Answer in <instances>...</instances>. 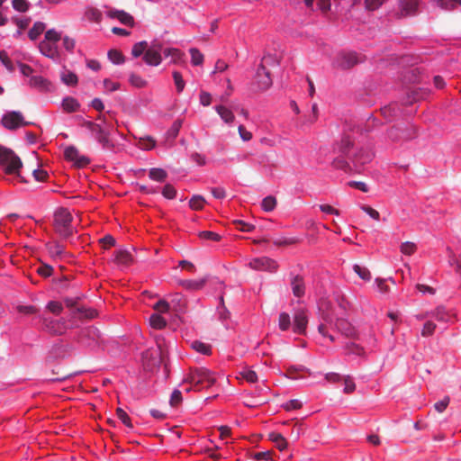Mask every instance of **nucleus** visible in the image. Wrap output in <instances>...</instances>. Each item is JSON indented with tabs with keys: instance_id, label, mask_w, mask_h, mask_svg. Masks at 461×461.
Returning a JSON list of instances; mask_svg holds the SVG:
<instances>
[{
	"instance_id": "nucleus-1",
	"label": "nucleus",
	"mask_w": 461,
	"mask_h": 461,
	"mask_svg": "<svg viewBox=\"0 0 461 461\" xmlns=\"http://www.w3.org/2000/svg\"><path fill=\"white\" fill-rule=\"evenodd\" d=\"M333 152L336 157L331 165L335 169L342 170L346 173L359 171L360 168L369 163L374 153L368 148L357 149L355 147L354 140L349 135H343L341 140L333 145Z\"/></svg>"
},
{
	"instance_id": "nucleus-2",
	"label": "nucleus",
	"mask_w": 461,
	"mask_h": 461,
	"mask_svg": "<svg viewBox=\"0 0 461 461\" xmlns=\"http://www.w3.org/2000/svg\"><path fill=\"white\" fill-rule=\"evenodd\" d=\"M64 302L70 308L64 317L54 319L44 314L39 315L42 329L50 334L63 335L68 330L79 328L82 319H94L97 314L96 311L92 308L76 307V299L74 298L67 297Z\"/></svg>"
},
{
	"instance_id": "nucleus-3",
	"label": "nucleus",
	"mask_w": 461,
	"mask_h": 461,
	"mask_svg": "<svg viewBox=\"0 0 461 461\" xmlns=\"http://www.w3.org/2000/svg\"><path fill=\"white\" fill-rule=\"evenodd\" d=\"M73 216L70 212L64 207H60L54 212V229L56 233L64 240L75 244L77 237V228L73 226Z\"/></svg>"
},
{
	"instance_id": "nucleus-4",
	"label": "nucleus",
	"mask_w": 461,
	"mask_h": 461,
	"mask_svg": "<svg viewBox=\"0 0 461 461\" xmlns=\"http://www.w3.org/2000/svg\"><path fill=\"white\" fill-rule=\"evenodd\" d=\"M78 120L82 121L81 127L88 130L91 137L94 138L103 148V149H109L113 147L110 135L113 130L111 124H101L96 122L86 120L83 116H77Z\"/></svg>"
},
{
	"instance_id": "nucleus-5",
	"label": "nucleus",
	"mask_w": 461,
	"mask_h": 461,
	"mask_svg": "<svg viewBox=\"0 0 461 461\" xmlns=\"http://www.w3.org/2000/svg\"><path fill=\"white\" fill-rule=\"evenodd\" d=\"M0 167L8 175H13L22 182H25L20 175L23 167L21 158L9 149L0 146Z\"/></svg>"
},
{
	"instance_id": "nucleus-6",
	"label": "nucleus",
	"mask_w": 461,
	"mask_h": 461,
	"mask_svg": "<svg viewBox=\"0 0 461 461\" xmlns=\"http://www.w3.org/2000/svg\"><path fill=\"white\" fill-rule=\"evenodd\" d=\"M272 59L276 62V58L270 54L265 55L258 65L253 81L251 83V90L253 92H263L267 90L272 86V78L270 71L265 67L266 62Z\"/></svg>"
},
{
	"instance_id": "nucleus-7",
	"label": "nucleus",
	"mask_w": 461,
	"mask_h": 461,
	"mask_svg": "<svg viewBox=\"0 0 461 461\" xmlns=\"http://www.w3.org/2000/svg\"><path fill=\"white\" fill-rule=\"evenodd\" d=\"M82 321L80 322V324ZM78 331L74 336V340L85 348H95L101 339L100 330L95 326H85L78 328Z\"/></svg>"
},
{
	"instance_id": "nucleus-8",
	"label": "nucleus",
	"mask_w": 461,
	"mask_h": 461,
	"mask_svg": "<svg viewBox=\"0 0 461 461\" xmlns=\"http://www.w3.org/2000/svg\"><path fill=\"white\" fill-rule=\"evenodd\" d=\"M416 128L411 123H399L387 131V138L393 142L411 140L416 137Z\"/></svg>"
},
{
	"instance_id": "nucleus-9",
	"label": "nucleus",
	"mask_w": 461,
	"mask_h": 461,
	"mask_svg": "<svg viewBox=\"0 0 461 461\" xmlns=\"http://www.w3.org/2000/svg\"><path fill=\"white\" fill-rule=\"evenodd\" d=\"M323 321L329 323V326L331 329H335L339 331L342 335L348 338H355L357 335V330L355 327L348 321L347 318L344 317H337L334 321L333 319L329 315H324L322 317Z\"/></svg>"
},
{
	"instance_id": "nucleus-10",
	"label": "nucleus",
	"mask_w": 461,
	"mask_h": 461,
	"mask_svg": "<svg viewBox=\"0 0 461 461\" xmlns=\"http://www.w3.org/2000/svg\"><path fill=\"white\" fill-rule=\"evenodd\" d=\"M363 62V58L356 51H341L335 57L332 64L335 68L348 69Z\"/></svg>"
},
{
	"instance_id": "nucleus-11",
	"label": "nucleus",
	"mask_w": 461,
	"mask_h": 461,
	"mask_svg": "<svg viewBox=\"0 0 461 461\" xmlns=\"http://www.w3.org/2000/svg\"><path fill=\"white\" fill-rule=\"evenodd\" d=\"M189 379L194 386L203 384L211 386L216 382L214 373L206 367H199L194 370Z\"/></svg>"
},
{
	"instance_id": "nucleus-12",
	"label": "nucleus",
	"mask_w": 461,
	"mask_h": 461,
	"mask_svg": "<svg viewBox=\"0 0 461 461\" xmlns=\"http://www.w3.org/2000/svg\"><path fill=\"white\" fill-rule=\"evenodd\" d=\"M1 124L7 130L14 131L22 126L28 125L23 113L19 111H6L1 119Z\"/></svg>"
},
{
	"instance_id": "nucleus-13",
	"label": "nucleus",
	"mask_w": 461,
	"mask_h": 461,
	"mask_svg": "<svg viewBox=\"0 0 461 461\" xmlns=\"http://www.w3.org/2000/svg\"><path fill=\"white\" fill-rule=\"evenodd\" d=\"M249 266L254 270L268 271L271 273L276 272L278 267V264L276 263V261L267 257L253 258L249 263Z\"/></svg>"
},
{
	"instance_id": "nucleus-14",
	"label": "nucleus",
	"mask_w": 461,
	"mask_h": 461,
	"mask_svg": "<svg viewBox=\"0 0 461 461\" xmlns=\"http://www.w3.org/2000/svg\"><path fill=\"white\" fill-rule=\"evenodd\" d=\"M38 48L41 55L53 60L56 63L60 62L61 56L59 50L58 42H48V41H41L39 43Z\"/></svg>"
},
{
	"instance_id": "nucleus-15",
	"label": "nucleus",
	"mask_w": 461,
	"mask_h": 461,
	"mask_svg": "<svg viewBox=\"0 0 461 461\" xmlns=\"http://www.w3.org/2000/svg\"><path fill=\"white\" fill-rule=\"evenodd\" d=\"M308 317L304 311L295 312L293 319V332L298 335H303L306 332Z\"/></svg>"
},
{
	"instance_id": "nucleus-16",
	"label": "nucleus",
	"mask_w": 461,
	"mask_h": 461,
	"mask_svg": "<svg viewBox=\"0 0 461 461\" xmlns=\"http://www.w3.org/2000/svg\"><path fill=\"white\" fill-rule=\"evenodd\" d=\"M45 248L49 255L54 259H61L69 257V253L65 250L64 245L58 240L48 241Z\"/></svg>"
},
{
	"instance_id": "nucleus-17",
	"label": "nucleus",
	"mask_w": 461,
	"mask_h": 461,
	"mask_svg": "<svg viewBox=\"0 0 461 461\" xmlns=\"http://www.w3.org/2000/svg\"><path fill=\"white\" fill-rule=\"evenodd\" d=\"M290 285L292 288L293 294L301 298L305 294V284L303 277L300 275H294V273H290Z\"/></svg>"
},
{
	"instance_id": "nucleus-18",
	"label": "nucleus",
	"mask_w": 461,
	"mask_h": 461,
	"mask_svg": "<svg viewBox=\"0 0 461 461\" xmlns=\"http://www.w3.org/2000/svg\"><path fill=\"white\" fill-rule=\"evenodd\" d=\"M418 6V0H399V14L401 16L413 15L416 14Z\"/></svg>"
},
{
	"instance_id": "nucleus-19",
	"label": "nucleus",
	"mask_w": 461,
	"mask_h": 461,
	"mask_svg": "<svg viewBox=\"0 0 461 461\" xmlns=\"http://www.w3.org/2000/svg\"><path fill=\"white\" fill-rule=\"evenodd\" d=\"M107 15L110 18L118 19L121 23L132 27L134 25V19L123 10L112 9L108 12Z\"/></svg>"
},
{
	"instance_id": "nucleus-20",
	"label": "nucleus",
	"mask_w": 461,
	"mask_h": 461,
	"mask_svg": "<svg viewBox=\"0 0 461 461\" xmlns=\"http://www.w3.org/2000/svg\"><path fill=\"white\" fill-rule=\"evenodd\" d=\"M206 283V278H201L197 280L185 279L180 280L179 285L190 291H196L202 289Z\"/></svg>"
},
{
	"instance_id": "nucleus-21",
	"label": "nucleus",
	"mask_w": 461,
	"mask_h": 461,
	"mask_svg": "<svg viewBox=\"0 0 461 461\" xmlns=\"http://www.w3.org/2000/svg\"><path fill=\"white\" fill-rule=\"evenodd\" d=\"M29 85L41 91H47L50 87V82L41 76H31Z\"/></svg>"
},
{
	"instance_id": "nucleus-22",
	"label": "nucleus",
	"mask_w": 461,
	"mask_h": 461,
	"mask_svg": "<svg viewBox=\"0 0 461 461\" xmlns=\"http://www.w3.org/2000/svg\"><path fill=\"white\" fill-rule=\"evenodd\" d=\"M163 57L159 53H155L147 49L143 55L144 62L149 66L158 67L162 62Z\"/></svg>"
},
{
	"instance_id": "nucleus-23",
	"label": "nucleus",
	"mask_w": 461,
	"mask_h": 461,
	"mask_svg": "<svg viewBox=\"0 0 461 461\" xmlns=\"http://www.w3.org/2000/svg\"><path fill=\"white\" fill-rule=\"evenodd\" d=\"M61 106L65 112L74 113L79 109L80 104L76 98L66 96L62 99Z\"/></svg>"
},
{
	"instance_id": "nucleus-24",
	"label": "nucleus",
	"mask_w": 461,
	"mask_h": 461,
	"mask_svg": "<svg viewBox=\"0 0 461 461\" xmlns=\"http://www.w3.org/2000/svg\"><path fill=\"white\" fill-rule=\"evenodd\" d=\"M214 109L225 123L231 124L234 122L235 116L230 109L223 105H216Z\"/></svg>"
},
{
	"instance_id": "nucleus-25",
	"label": "nucleus",
	"mask_w": 461,
	"mask_h": 461,
	"mask_svg": "<svg viewBox=\"0 0 461 461\" xmlns=\"http://www.w3.org/2000/svg\"><path fill=\"white\" fill-rule=\"evenodd\" d=\"M278 328L282 331H287L290 329L293 330V321H292V319H291L289 313H287L285 312H280L279 317H278Z\"/></svg>"
},
{
	"instance_id": "nucleus-26",
	"label": "nucleus",
	"mask_w": 461,
	"mask_h": 461,
	"mask_svg": "<svg viewBox=\"0 0 461 461\" xmlns=\"http://www.w3.org/2000/svg\"><path fill=\"white\" fill-rule=\"evenodd\" d=\"M217 313L219 315L220 320L227 326L226 321L228 320H230V312L225 306L223 295H221L219 297V305L217 306Z\"/></svg>"
},
{
	"instance_id": "nucleus-27",
	"label": "nucleus",
	"mask_w": 461,
	"mask_h": 461,
	"mask_svg": "<svg viewBox=\"0 0 461 461\" xmlns=\"http://www.w3.org/2000/svg\"><path fill=\"white\" fill-rule=\"evenodd\" d=\"M46 29V24L42 22H35L33 26L28 32V37L31 41H36Z\"/></svg>"
},
{
	"instance_id": "nucleus-28",
	"label": "nucleus",
	"mask_w": 461,
	"mask_h": 461,
	"mask_svg": "<svg viewBox=\"0 0 461 461\" xmlns=\"http://www.w3.org/2000/svg\"><path fill=\"white\" fill-rule=\"evenodd\" d=\"M60 78H61L62 83H64L65 85H67L68 86H77V82H78V77L76 75V73H74L70 70H68V69H65L64 71L61 72Z\"/></svg>"
},
{
	"instance_id": "nucleus-29",
	"label": "nucleus",
	"mask_w": 461,
	"mask_h": 461,
	"mask_svg": "<svg viewBox=\"0 0 461 461\" xmlns=\"http://www.w3.org/2000/svg\"><path fill=\"white\" fill-rule=\"evenodd\" d=\"M149 177L157 182H164L167 177V173L163 168L152 167L149 169Z\"/></svg>"
},
{
	"instance_id": "nucleus-30",
	"label": "nucleus",
	"mask_w": 461,
	"mask_h": 461,
	"mask_svg": "<svg viewBox=\"0 0 461 461\" xmlns=\"http://www.w3.org/2000/svg\"><path fill=\"white\" fill-rule=\"evenodd\" d=\"M348 355H353L357 357H362L365 354V349L358 344L354 342H348L344 347Z\"/></svg>"
},
{
	"instance_id": "nucleus-31",
	"label": "nucleus",
	"mask_w": 461,
	"mask_h": 461,
	"mask_svg": "<svg viewBox=\"0 0 461 461\" xmlns=\"http://www.w3.org/2000/svg\"><path fill=\"white\" fill-rule=\"evenodd\" d=\"M410 100L408 101L410 104L416 102L420 99H423L428 95L427 89L423 88H416L413 87L408 93Z\"/></svg>"
},
{
	"instance_id": "nucleus-32",
	"label": "nucleus",
	"mask_w": 461,
	"mask_h": 461,
	"mask_svg": "<svg viewBox=\"0 0 461 461\" xmlns=\"http://www.w3.org/2000/svg\"><path fill=\"white\" fill-rule=\"evenodd\" d=\"M296 237L277 236L273 239V244L276 246H288L299 242Z\"/></svg>"
},
{
	"instance_id": "nucleus-33",
	"label": "nucleus",
	"mask_w": 461,
	"mask_h": 461,
	"mask_svg": "<svg viewBox=\"0 0 461 461\" xmlns=\"http://www.w3.org/2000/svg\"><path fill=\"white\" fill-rule=\"evenodd\" d=\"M269 438L280 451H284L287 447L286 439L282 434L273 432L269 435Z\"/></svg>"
},
{
	"instance_id": "nucleus-34",
	"label": "nucleus",
	"mask_w": 461,
	"mask_h": 461,
	"mask_svg": "<svg viewBox=\"0 0 461 461\" xmlns=\"http://www.w3.org/2000/svg\"><path fill=\"white\" fill-rule=\"evenodd\" d=\"M149 324L154 329L161 330L167 326V321L159 314L154 313L149 317Z\"/></svg>"
},
{
	"instance_id": "nucleus-35",
	"label": "nucleus",
	"mask_w": 461,
	"mask_h": 461,
	"mask_svg": "<svg viewBox=\"0 0 461 461\" xmlns=\"http://www.w3.org/2000/svg\"><path fill=\"white\" fill-rule=\"evenodd\" d=\"M353 270L364 281H370L372 278L370 271L366 267L354 264Z\"/></svg>"
},
{
	"instance_id": "nucleus-36",
	"label": "nucleus",
	"mask_w": 461,
	"mask_h": 461,
	"mask_svg": "<svg viewBox=\"0 0 461 461\" xmlns=\"http://www.w3.org/2000/svg\"><path fill=\"white\" fill-rule=\"evenodd\" d=\"M108 59L114 65L124 63V57L121 51L112 49L107 53Z\"/></svg>"
},
{
	"instance_id": "nucleus-37",
	"label": "nucleus",
	"mask_w": 461,
	"mask_h": 461,
	"mask_svg": "<svg viewBox=\"0 0 461 461\" xmlns=\"http://www.w3.org/2000/svg\"><path fill=\"white\" fill-rule=\"evenodd\" d=\"M276 206V199L273 195L265 197L261 202V208L263 211L269 212H272Z\"/></svg>"
},
{
	"instance_id": "nucleus-38",
	"label": "nucleus",
	"mask_w": 461,
	"mask_h": 461,
	"mask_svg": "<svg viewBox=\"0 0 461 461\" xmlns=\"http://www.w3.org/2000/svg\"><path fill=\"white\" fill-rule=\"evenodd\" d=\"M148 49V42L146 41H141L135 43L131 50V54L134 58H139L141 55H144L145 51Z\"/></svg>"
},
{
	"instance_id": "nucleus-39",
	"label": "nucleus",
	"mask_w": 461,
	"mask_h": 461,
	"mask_svg": "<svg viewBox=\"0 0 461 461\" xmlns=\"http://www.w3.org/2000/svg\"><path fill=\"white\" fill-rule=\"evenodd\" d=\"M429 316L438 321H447L448 315L443 307H438L434 311L429 312Z\"/></svg>"
},
{
	"instance_id": "nucleus-40",
	"label": "nucleus",
	"mask_w": 461,
	"mask_h": 461,
	"mask_svg": "<svg viewBox=\"0 0 461 461\" xmlns=\"http://www.w3.org/2000/svg\"><path fill=\"white\" fill-rule=\"evenodd\" d=\"M13 8L20 13H25L29 10L31 3L27 0H12Z\"/></svg>"
},
{
	"instance_id": "nucleus-41",
	"label": "nucleus",
	"mask_w": 461,
	"mask_h": 461,
	"mask_svg": "<svg viewBox=\"0 0 461 461\" xmlns=\"http://www.w3.org/2000/svg\"><path fill=\"white\" fill-rule=\"evenodd\" d=\"M115 258L119 263L129 264L132 260V255L126 249H119Z\"/></svg>"
},
{
	"instance_id": "nucleus-42",
	"label": "nucleus",
	"mask_w": 461,
	"mask_h": 461,
	"mask_svg": "<svg viewBox=\"0 0 461 461\" xmlns=\"http://www.w3.org/2000/svg\"><path fill=\"white\" fill-rule=\"evenodd\" d=\"M129 82L131 86L138 88H142L147 86V81L135 73L130 75Z\"/></svg>"
},
{
	"instance_id": "nucleus-43",
	"label": "nucleus",
	"mask_w": 461,
	"mask_h": 461,
	"mask_svg": "<svg viewBox=\"0 0 461 461\" xmlns=\"http://www.w3.org/2000/svg\"><path fill=\"white\" fill-rule=\"evenodd\" d=\"M205 203V200L202 195H193L189 201V206L193 210H201Z\"/></svg>"
},
{
	"instance_id": "nucleus-44",
	"label": "nucleus",
	"mask_w": 461,
	"mask_h": 461,
	"mask_svg": "<svg viewBox=\"0 0 461 461\" xmlns=\"http://www.w3.org/2000/svg\"><path fill=\"white\" fill-rule=\"evenodd\" d=\"M189 52L191 54V62L194 66H199L203 62V55L199 50L191 48Z\"/></svg>"
},
{
	"instance_id": "nucleus-45",
	"label": "nucleus",
	"mask_w": 461,
	"mask_h": 461,
	"mask_svg": "<svg viewBox=\"0 0 461 461\" xmlns=\"http://www.w3.org/2000/svg\"><path fill=\"white\" fill-rule=\"evenodd\" d=\"M61 32L56 31L55 29H50L45 32L44 40L48 41V42H59L61 40Z\"/></svg>"
},
{
	"instance_id": "nucleus-46",
	"label": "nucleus",
	"mask_w": 461,
	"mask_h": 461,
	"mask_svg": "<svg viewBox=\"0 0 461 461\" xmlns=\"http://www.w3.org/2000/svg\"><path fill=\"white\" fill-rule=\"evenodd\" d=\"M172 76H173L174 83L176 85V91L178 94H180L181 92H183V90L185 88V82L183 79L181 73L178 71H174Z\"/></svg>"
},
{
	"instance_id": "nucleus-47",
	"label": "nucleus",
	"mask_w": 461,
	"mask_h": 461,
	"mask_svg": "<svg viewBox=\"0 0 461 461\" xmlns=\"http://www.w3.org/2000/svg\"><path fill=\"white\" fill-rule=\"evenodd\" d=\"M116 415L118 419L128 428L132 429L133 425L131 421V418L127 414V412L122 410V408H117L116 410Z\"/></svg>"
},
{
	"instance_id": "nucleus-48",
	"label": "nucleus",
	"mask_w": 461,
	"mask_h": 461,
	"mask_svg": "<svg viewBox=\"0 0 461 461\" xmlns=\"http://www.w3.org/2000/svg\"><path fill=\"white\" fill-rule=\"evenodd\" d=\"M0 61L8 71L13 72L14 70V63L5 50H0Z\"/></svg>"
},
{
	"instance_id": "nucleus-49",
	"label": "nucleus",
	"mask_w": 461,
	"mask_h": 461,
	"mask_svg": "<svg viewBox=\"0 0 461 461\" xmlns=\"http://www.w3.org/2000/svg\"><path fill=\"white\" fill-rule=\"evenodd\" d=\"M400 109L396 104H392L389 106H384L382 108V113L384 116L387 119H391L392 117H395L398 115Z\"/></svg>"
},
{
	"instance_id": "nucleus-50",
	"label": "nucleus",
	"mask_w": 461,
	"mask_h": 461,
	"mask_svg": "<svg viewBox=\"0 0 461 461\" xmlns=\"http://www.w3.org/2000/svg\"><path fill=\"white\" fill-rule=\"evenodd\" d=\"M46 308L53 314L59 315L63 311V305L60 302L58 301H50Z\"/></svg>"
},
{
	"instance_id": "nucleus-51",
	"label": "nucleus",
	"mask_w": 461,
	"mask_h": 461,
	"mask_svg": "<svg viewBox=\"0 0 461 461\" xmlns=\"http://www.w3.org/2000/svg\"><path fill=\"white\" fill-rule=\"evenodd\" d=\"M416 244L411 241L402 242L400 247L401 252L406 256L412 255L416 251Z\"/></svg>"
},
{
	"instance_id": "nucleus-52",
	"label": "nucleus",
	"mask_w": 461,
	"mask_h": 461,
	"mask_svg": "<svg viewBox=\"0 0 461 461\" xmlns=\"http://www.w3.org/2000/svg\"><path fill=\"white\" fill-rule=\"evenodd\" d=\"M192 348L203 355H209L211 352V348L209 345L198 340H195L192 343Z\"/></svg>"
},
{
	"instance_id": "nucleus-53",
	"label": "nucleus",
	"mask_w": 461,
	"mask_h": 461,
	"mask_svg": "<svg viewBox=\"0 0 461 461\" xmlns=\"http://www.w3.org/2000/svg\"><path fill=\"white\" fill-rule=\"evenodd\" d=\"M156 146V141L149 136L140 138V147L144 150H151Z\"/></svg>"
},
{
	"instance_id": "nucleus-54",
	"label": "nucleus",
	"mask_w": 461,
	"mask_h": 461,
	"mask_svg": "<svg viewBox=\"0 0 461 461\" xmlns=\"http://www.w3.org/2000/svg\"><path fill=\"white\" fill-rule=\"evenodd\" d=\"M161 55H163L162 57L165 59L171 58V61H176L179 57V50L176 48L164 47Z\"/></svg>"
},
{
	"instance_id": "nucleus-55",
	"label": "nucleus",
	"mask_w": 461,
	"mask_h": 461,
	"mask_svg": "<svg viewBox=\"0 0 461 461\" xmlns=\"http://www.w3.org/2000/svg\"><path fill=\"white\" fill-rule=\"evenodd\" d=\"M181 126H182V122L180 120L175 121L167 132V137L170 139L176 138V136L179 133Z\"/></svg>"
},
{
	"instance_id": "nucleus-56",
	"label": "nucleus",
	"mask_w": 461,
	"mask_h": 461,
	"mask_svg": "<svg viewBox=\"0 0 461 461\" xmlns=\"http://www.w3.org/2000/svg\"><path fill=\"white\" fill-rule=\"evenodd\" d=\"M161 194L167 199H174L176 195V190L172 185L167 184L162 188Z\"/></svg>"
},
{
	"instance_id": "nucleus-57",
	"label": "nucleus",
	"mask_w": 461,
	"mask_h": 461,
	"mask_svg": "<svg viewBox=\"0 0 461 461\" xmlns=\"http://www.w3.org/2000/svg\"><path fill=\"white\" fill-rule=\"evenodd\" d=\"M79 151L75 146H68L65 149L64 155L67 159L75 162L78 157Z\"/></svg>"
},
{
	"instance_id": "nucleus-58",
	"label": "nucleus",
	"mask_w": 461,
	"mask_h": 461,
	"mask_svg": "<svg viewBox=\"0 0 461 461\" xmlns=\"http://www.w3.org/2000/svg\"><path fill=\"white\" fill-rule=\"evenodd\" d=\"M62 40V45L63 48L69 53H72L75 46H76V41L73 38H70L68 36H64L61 38Z\"/></svg>"
},
{
	"instance_id": "nucleus-59",
	"label": "nucleus",
	"mask_w": 461,
	"mask_h": 461,
	"mask_svg": "<svg viewBox=\"0 0 461 461\" xmlns=\"http://www.w3.org/2000/svg\"><path fill=\"white\" fill-rule=\"evenodd\" d=\"M385 282H386L385 279L379 278V277L375 278V284L376 285L377 291L384 295L387 294L390 291V288L385 284Z\"/></svg>"
},
{
	"instance_id": "nucleus-60",
	"label": "nucleus",
	"mask_w": 461,
	"mask_h": 461,
	"mask_svg": "<svg viewBox=\"0 0 461 461\" xmlns=\"http://www.w3.org/2000/svg\"><path fill=\"white\" fill-rule=\"evenodd\" d=\"M435 329H436V324L433 322V321L429 320L423 325V329L421 330V335L423 337L430 336L433 334Z\"/></svg>"
},
{
	"instance_id": "nucleus-61",
	"label": "nucleus",
	"mask_w": 461,
	"mask_h": 461,
	"mask_svg": "<svg viewBox=\"0 0 461 461\" xmlns=\"http://www.w3.org/2000/svg\"><path fill=\"white\" fill-rule=\"evenodd\" d=\"M386 0H365V7L369 11L377 10Z\"/></svg>"
},
{
	"instance_id": "nucleus-62",
	"label": "nucleus",
	"mask_w": 461,
	"mask_h": 461,
	"mask_svg": "<svg viewBox=\"0 0 461 461\" xmlns=\"http://www.w3.org/2000/svg\"><path fill=\"white\" fill-rule=\"evenodd\" d=\"M234 224H236L237 228L244 232H251L255 229V226L253 224L245 222L241 220H237L234 221Z\"/></svg>"
},
{
	"instance_id": "nucleus-63",
	"label": "nucleus",
	"mask_w": 461,
	"mask_h": 461,
	"mask_svg": "<svg viewBox=\"0 0 461 461\" xmlns=\"http://www.w3.org/2000/svg\"><path fill=\"white\" fill-rule=\"evenodd\" d=\"M17 312L24 315H32L37 313V309L33 305H18Z\"/></svg>"
},
{
	"instance_id": "nucleus-64",
	"label": "nucleus",
	"mask_w": 461,
	"mask_h": 461,
	"mask_svg": "<svg viewBox=\"0 0 461 461\" xmlns=\"http://www.w3.org/2000/svg\"><path fill=\"white\" fill-rule=\"evenodd\" d=\"M242 377L249 383H256L258 381V375L251 369H245L241 372Z\"/></svg>"
}]
</instances>
